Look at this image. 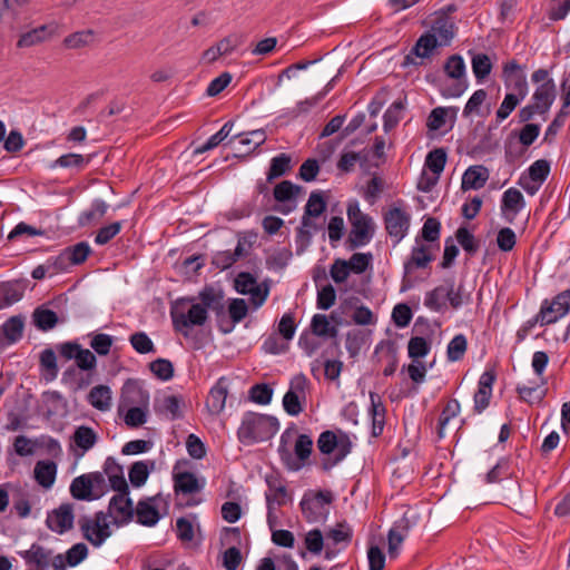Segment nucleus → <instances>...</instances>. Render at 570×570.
<instances>
[{
  "label": "nucleus",
  "mask_w": 570,
  "mask_h": 570,
  "mask_svg": "<svg viewBox=\"0 0 570 570\" xmlns=\"http://www.w3.org/2000/svg\"><path fill=\"white\" fill-rule=\"evenodd\" d=\"M69 490L72 498L81 501H91L106 494L109 491V487L101 472H90L75 478Z\"/></svg>",
  "instance_id": "obj_8"
},
{
  "label": "nucleus",
  "mask_w": 570,
  "mask_h": 570,
  "mask_svg": "<svg viewBox=\"0 0 570 570\" xmlns=\"http://www.w3.org/2000/svg\"><path fill=\"white\" fill-rule=\"evenodd\" d=\"M468 350V340L463 334H456L448 344L446 357L449 362H458L463 358Z\"/></svg>",
  "instance_id": "obj_47"
},
{
  "label": "nucleus",
  "mask_w": 570,
  "mask_h": 570,
  "mask_svg": "<svg viewBox=\"0 0 570 570\" xmlns=\"http://www.w3.org/2000/svg\"><path fill=\"white\" fill-rule=\"evenodd\" d=\"M446 164V153L442 148H436L430 151L425 158L424 168L430 171H423L419 181V189L429 191L436 185L440 175L444 170Z\"/></svg>",
  "instance_id": "obj_14"
},
{
  "label": "nucleus",
  "mask_w": 570,
  "mask_h": 570,
  "mask_svg": "<svg viewBox=\"0 0 570 570\" xmlns=\"http://www.w3.org/2000/svg\"><path fill=\"white\" fill-rule=\"evenodd\" d=\"M174 488L177 493L193 494L199 492L203 484L199 483L194 473L180 472L174 475Z\"/></svg>",
  "instance_id": "obj_40"
},
{
  "label": "nucleus",
  "mask_w": 570,
  "mask_h": 570,
  "mask_svg": "<svg viewBox=\"0 0 570 570\" xmlns=\"http://www.w3.org/2000/svg\"><path fill=\"white\" fill-rule=\"evenodd\" d=\"M278 430L279 422L276 417L255 412H246L237 429V438L242 444L252 445L271 440Z\"/></svg>",
  "instance_id": "obj_1"
},
{
  "label": "nucleus",
  "mask_w": 570,
  "mask_h": 570,
  "mask_svg": "<svg viewBox=\"0 0 570 570\" xmlns=\"http://www.w3.org/2000/svg\"><path fill=\"white\" fill-rule=\"evenodd\" d=\"M90 157H85L80 154H66L50 164L49 168H78L82 169L89 164Z\"/></svg>",
  "instance_id": "obj_46"
},
{
  "label": "nucleus",
  "mask_w": 570,
  "mask_h": 570,
  "mask_svg": "<svg viewBox=\"0 0 570 570\" xmlns=\"http://www.w3.org/2000/svg\"><path fill=\"white\" fill-rule=\"evenodd\" d=\"M129 342L132 348L139 354L155 352V345L145 332H137L130 335Z\"/></svg>",
  "instance_id": "obj_58"
},
{
  "label": "nucleus",
  "mask_w": 570,
  "mask_h": 570,
  "mask_svg": "<svg viewBox=\"0 0 570 570\" xmlns=\"http://www.w3.org/2000/svg\"><path fill=\"white\" fill-rule=\"evenodd\" d=\"M235 289L242 295H248L250 304L255 309L259 308L267 299L269 288L265 283L257 279L247 272L239 273L234 281Z\"/></svg>",
  "instance_id": "obj_12"
},
{
  "label": "nucleus",
  "mask_w": 570,
  "mask_h": 570,
  "mask_svg": "<svg viewBox=\"0 0 570 570\" xmlns=\"http://www.w3.org/2000/svg\"><path fill=\"white\" fill-rule=\"evenodd\" d=\"M521 95L514 92H508L497 110V118L499 120L507 119L515 107L524 99Z\"/></svg>",
  "instance_id": "obj_56"
},
{
  "label": "nucleus",
  "mask_w": 570,
  "mask_h": 570,
  "mask_svg": "<svg viewBox=\"0 0 570 570\" xmlns=\"http://www.w3.org/2000/svg\"><path fill=\"white\" fill-rule=\"evenodd\" d=\"M78 524L82 538L95 548H100L112 534V522L104 511L81 517Z\"/></svg>",
  "instance_id": "obj_5"
},
{
  "label": "nucleus",
  "mask_w": 570,
  "mask_h": 570,
  "mask_svg": "<svg viewBox=\"0 0 570 570\" xmlns=\"http://www.w3.org/2000/svg\"><path fill=\"white\" fill-rule=\"evenodd\" d=\"M91 253L90 246L86 242L66 247L59 255L53 257V265L62 271H68L71 266L82 264Z\"/></svg>",
  "instance_id": "obj_18"
},
{
  "label": "nucleus",
  "mask_w": 570,
  "mask_h": 570,
  "mask_svg": "<svg viewBox=\"0 0 570 570\" xmlns=\"http://www.w3.org/2000/svg\"><path fill=\"white\" fill-rule=\"evenodd\" d=\"M88 337L90 347L100 356L108 355L115 342L111 335L105 333H90Z\"/></svg>",
  "instance_id": "obj_48"
},
{
  "label": "nucleus",
  "mask_w": 570,
  "mask_h": 570,
  "mask_svg": "<svg viewBox=\"0 0 570 570\" xmlns=\"http://www.w3.org/2000/svg\"><path fill=\"white\" fill-rule=\"evenodd\" d=\"M472 71L478 80L485 79L492 70V62L488 55L478 53L472 58Z\"/></svg>",
  "instance_id": "obj_54"
},
{
  "label": "nucleus",
  "mask_w": 570,
  "mask_h": 570,
  "mask_svg": "<svg viewBox=\"0 0 570 570\" xmlns=\"http://www.w3.org/2000/svg\"><path fill=\"white\" fill-rule=\"evenodd\" d=\"M547 383L544 379H541V384L535 385H521L519 384L517 386V392L521 400L524 402H528L530 404L532 403H539L543 400L546 396V390L542 389V386Z\"/></svg>",
  "instance_id": "obj_44"
},
{
  "label": "nucleus",
  "mask_w": 570,
  "mask_h": 570,
  "mask_svg": "<svg viewBox=\"0 0 570 570\" xmlns=\"http://www.w3.org/2000/svg\"><path fill=\"white\" fill-rule=\"evenodd\" d=\"M108 205L104 200H95L89 210H86L79 216V224L81 226H87L92 222H97L101 219L107 213Z\"/></svg>",
  "instance_id": "obj_50"
},
{
  "label": "nucleus",
  "mask_w": 570,
  "mask_h": 570,
  "mask_svg": "<svg viewBox=\"0 0 570 570\" xmlns=\"http://www.w3.org/2000/svg\"><path fill=\"white\" fill-rule=\"evenodd\" d=\"M557 89L554 81L537 86L532 95V104L539 109V115L547 114L556 100Z\"/></svg>",
  "instance_id": "obj_26"
},
{
  "label": "nucleus",
  "mask_w": 570,
  "mask_h": 570,
  "mask_svg": "<svg viewBox=\"0 0 570 570\" xmlns=\"http://www.w3.org/2000/svg\"><path fill=\"white\" fill-rule=\"evenodd\" d=\"M149 400V393L137 384L125 385L119 412L124 413V422L128 428H139L147 422Z\"/></svg>",
  "instance_id": "obj_2"
},
{
  "label": "nucleus",
  "mask_w": 570,
  "mask_h": 570,
  "mask_svg": "<svg viewBox=\"0 0 570 570\" xmlns=\"http://www.w3.org/2000/svg\"><path fill=\"white\" fill-rule=\"evenodd\" d=\"M317 448L321 453L333 455L323 461V469L330 470L345 459L351 452L352 443L348 435L343 432L337 434L333 431H325L318 436Z\"/></svg>",
  "instance_id": "obj_7"
},
{
  "label": "nucleus",
  "mask_w": 570,
  "mask_h": 570,
  "mask_svg": "<svg viewBox=\"0 0 570 570\" xmlns=\"http://www.w3.org/2000/svg\"><path fill=\"white\" fill-rule=\"evenodd\" d=\"M445 73L456 80V83L445 89L444 95L448 97H460L466 89V85L462 81L465 75V65L460 56H451L444 66Z\"/></svg>",
  "instance_id": "obj_21"
},
{
  "label": "nucleus",
  "mask_w": 570,
  "mask_h": 570,
  "mask_svg": "<svg viewBox=\"0 0 570 570\" xmlns=\"http://www.w3.org/2000/svg\"><path fill=\"white\" fill-rule=\"evenodd\" d=\"M439 249L438 244H428L422 238H415L410 256L404 261L405 274H411L416 269L426 268L434 261L435 253Z\"/></svg>",
  "instance_id": "obj_13"
},
{
  "label": "nucleus",
  "mask_w": 570,
  "mask_h": 570,
  "mask_svg": "<svg viewBox=\"0 0 570 570\" xmlns=\"http://www.w3.org/2000/svg\"><path fill=\"white\" fill-rule=\"evenodd\" d=\"M135 510L129 492H118L109 502V517L117 524L128 523L134 517Z\"/></svg>",
  "instance_id": "obj_20"
},
{
  "label": "nucleus",
  "mask_w": 570,
  "mask_h": 570,
  "mask_svg": "<svg viewBox=\"0 0 570 570\" xmlns=\"http://www.w3.org/2000/svg\"><path fill=\"white\" fill-rule=\"evenodd\" d=\"M72 442L75 445V456L79 459L97 444L98 434L92 428L80 425L76 428L72 434Z\"/></svg>",
  "instance_id": "obj_24"
},
{
  "label": "nucleus",
  "mask_w": 570,
  "mask_h": 570,
  "mask_svg": "<svg viewBox=\"0 0 570 570\" xmlns=\"http://www.w3.org/2000/svg\"><path fill=\"white\" fill-rule=\"evenodd\" d=\"M73 521V505L71 503H62L48 513L46 524L52 532L62 534L72 529Z\"/></svg>",
  "instance_id": "obj_19"
},
{
  "label": "nucleus",
  "mask_w": 570,
  "mask_h": 570,
  "mask_svg": "<svg viewBox=\"0 0 570 570\" xmlns=\"http://www.w3.org/2000/svg\"><path fill=\"white\" fill-rule=\"evenodd\" d=\"M502 79L504 86L510 92L527 97L529 92V85L527 81L525 67L518 63L512 59L503 63Z\"/></svg>",
  "instance_id": "obj_15"
},
{
  "label": "nucleus",
  "mask_w": 570,
  "mask_h": 570,
  "mask_svg": "<svg viewBox=\"0 0 570 570\" xmlns=\"http://www.w3.org/2000/svg\"><path fill=\"white\" fill-rule=\"evenodd\" d=\"M227 394V381L224 377H220L210 389L206 400V407L210 414L218 415L224 411Z\"/></svg>",
  "instance_id": "obj_28"
},
{
  "label": "nucleus",
  "mask_w": 570,
  "mask_h": 570,
  "mask_svg": "<svg viewBox=\"0 0 570 570\" xmlns=\"http://www.w3.org/2000/svg\"><path fill=\"white\" fill-rule=\"evenodd\" d=\"M550 173V164L546 159L535 160L528 169V175L532 180L544 183Z\"/></svg>",
  "instance_id": "obj_64"
},
{
  "label": "nucleus",
  "mask_w": 570,
  "mask_h": 570,
  "mask_svg": "<svg viewBox=\"0 0 570 570\" xmlns=\"http://www.w3.org/2000/svg\"><path fill=\"white\" fill-rule=\"evenodd\" d=\"M309 385L308 379L303 373H298L291 379L288 390L282 402L284 411L288 415L297 416L303 412Z\"/></svg>",
  "instance_id": "obj_9"
},
{
  "label": "nucleus",
  "mask_w": 570,
  "mask_h": 570,
  "mask_svg": "<svg viewBox=\"0 0 570 570\" xmlns=\"http://www.w3.org/2000/svg\"><path fill=\"white\" fill-rule=\"evenodd\" d=\"M301 193V187L289 180L277 184L274 188V198L282 205L278 210L282 214H289L296 208V197Z\"/></svg>",
  "instance_id": "obj_23"
},
{
  "label": "nucleus",
  "mask_w": 570,
  "mask_h": 570,
  "mask_svg": "<svg viewBox=\"0 0 570 570\" xmlns=\"http://www.w3.org/2000/svg\"><path fill=\"white\" fill-rule=\"evenodd\" d=\"M171 317L175 330L188 336L189 328L203 326L207 322L208 313L205 306L193 303L187 312L171 313Z\"/></svg>",
  "instance_id": "obj_16"
},
{
  "label": "nucleus",
  "mask_w": 570,
  "mask_h": 570,
  "mask_svg": "<svg viewBox=\"0 0 570 570\" xmlns=\"http://www.w3.org/2000/svg\"><path fill=\"white\" fill-rule=\"evenodd\" d=\"M88 556V548L85 543H76L63 554L65 567H76Z\"/></svg>",
  "instance_id": "obj_57"
},
{
  "label": "nucleus",
  "mask_w": 570,
  "mask_h": 570,
  "mask_svg": "<svg viewBox=\"0 0 570 570\" xmlns=\"http://www.w3.org/2000/svg\"><path fill=\"white\" fill-rule=\"evenodd\" d=\"M291 169V157L286 154H281L271 160V166L267 173V180L272 181L286 174Z\"/></svg>",
  "instance_id": "obj_53"
},
{
  "label": "nucleus",
  "mask_w": 570,
  "mask_h": 570,
  "mask_svg": "<svg viewBox=\"0 0 570 570\" xmlns=\"http://www.w3.org/2000/svg\"><path fill=\"white\" fill-rule=\"evenodd\" d=\"M154 469V462L150 461H137L129 469V481L135 488L142 487L150 471Z\"/></svg>",
  "instance_id": "obj_43"
},
{
  "label": "nucleus",
  "mask_w": 570,
  "mask_h": 570,
  "mask_svg": "<svg viewBox=\"0 0 570 570\" xmlns=\"http://www.w3.org/2000/svg\"><path fill=\"white\" fill-rule=\"evenodd\" d=\"M24 561L35 567L36 570H66L65 557L61 553L55 554L51 549L33 543L30 548L20 553Z\"/></svg>",
  "instance_id": "obj_10"
},
{
  "label": "nucleus",
  "mask_w": 570,
  "mask_h": 570,
  "mask_svg": "<svg viewBox=\"0 0 570 570\" xmlns=\"http://www.w3.org/2000/svg\"><path fill=\"white\" fill-rule=\"evenodd\" d=\"M58 322L57 314L48 308H37L33 312V323L41 331H49Z\"/></svg>",
  "instance_id": "obj_52"
},
{
  "label": "nucleus",
  "mask_w": 570,
  "mask_h": 570,
  "mask_svg": "<svg viewBox=\"0 0 570 570\" xmlns=\"http://www.w3.org/2000/svg\"><path fill=\"white\" fill-rule=\"evenodd\" d=\"M488 178L489 171L485 167L471 166L462 176L461 187L463 190L480 189L485 185Z\"/></svg>",
  "instance_id": "obj_36"
},
{
  "label": "nucleus",
  "mask_w": 570,
  "mask_h": 570,
  "mask_svg": "<svg viewBox=\"0 0 570 570\" xmlns=\"http://www.w3.org/2000/svg\"><path fill=\"white\" fill-rule=\"evenodd\" d=\"M409 356L414 361L424 357L430 352V345L424 337L415 336L407 344Z\"/></svg>",
  "instance_id": "obj_61"
},
{
  "label": "nucleus",
  "mask_w": 570,
  "mask_h": 570,
  "mask_svg": "<svg viewBox=\"0 0 570 570\" xmlns=\"http://www.w3.org/2000/svg\"><path fill=\"white\" fill-rule=\"evenodd\" d=\"M439 45L438 38H419L410 53L406 55L405 63L419 65L416 59L431 57Z\"/></svg>",
  "instance_id": "obj_31"
},
{
  "label": "nucleus",
  "mask_w": 570,
  "mask_h": 570,
  "mask_svg": "<svg viewBox=\"0 0 570 570\" xmlns=\"http://www.w3.org/2000/svg\"><path fill=\"white\" fill-rule=\"evenodd\" d=\"M331 495L328 493H317L314 500L307 501L303 500L301 502L302 511L307 521L315 522L317 520V515L314 512L315 509H318L323 503H330Z\"/></svg>",
  "instance_id": "obj_51"
},
{
  "label": "nucleus",
  "mask_w": 570,
  "mask_h": 570,
  "mask_svg": "<svg viewBox=\"0 0 570 570\" xmlns=\"http://www.w3.org/2000/svg\"><path fill=\"white\" fill-rule=\"evenodd\" d=\"M470 295L465 293L462 284L455 285L453 279H445L442 284L428 292L424 305L433 312H443L450 306L458 309L468 303Z\"/></svg>",
  "instance_id": "obj_3"
},
{
  "label": "nucleus",
  "mask_w": 570,
  "mask_h": 570,
  "mask_svg": "<svg viewBox=\"0 0 570 570\" xmlns=\"http://www.w3.org/2000/svg\"><path fill=\"white\" fill-rule=\"evenodd\" d=\"M35 480L45 489H50L57 476V464L53 461H38L33 470Z\"/></svg>",
  "instance_id": "obj_35"
},
{
  "label": "nucleus",
  "mask_w": 570,
  "mask_h": 570,
  "mask_svg": "<svg viewBox=\"0 0 570 570\" xmlns=\"http://www.w3.org/2000/svg\"><path fill=\"white\" fill-rule=\"evenodd\" d=\"M372 262L373 254L370 252L354 253L348 259H345V263H347V267L351 273L357 275L366 272L372 266Z\"/></svg>",
  "instance_id": "obj_49"
},
{
  "label": "nucleus",
  "mask_w": 570,
  "mask_h": 570,
  "mask_svg": "<svg viewBox=\"0 0 570 570\" xmlns=\"http://www.w3.org/2000/svg\"><path fill=\"white\" fill-rule=\"evenodd\" d=\"M24 293V287L19 281L0 283V309L9 307L19 302Z\"/></svg>",
  "instance_id": "obj_32"
},
{
  "label": "nucleus",
  "mask_w": 570,
  "mask_h": 570,
  "mask_svg": "<svg viewBox=\"0 0 570 570\" xmlns=\"http://www.w3.org/2000/svg\"><path fill=\"white\" fill-rule=\"evenodd\" d=\"M198 298L200 301L198 304L205 306L207 313L208 309L218 311L223 307V293L212 286H206L202 289L198 294Z\"/></svg>",
  "instance_id": "obj_45"
},
{
  "label": "nucleus",
  "mask_w": 570,
  "mask_h": 570,
  "mask_svg": "<svg viewBox=\"0 0 570 570\" xmlns=\"http://www.w3.org/2000/svg\"><path fill=\"white\" fill-rule=\"evenodd\" d=\"M181 405L183 399L180 396L165 395L156 402V411L170 420H176L183 416Z\"/></svg>",
  "instance_id": "obj_39"
},
{
  "label": "nucleus",
  "mask_w": 570,
  "mask_h": 570,
  "mask_svg": "<svg viewBox=\"0 0 570 570\" xmlns=\"http://www.w3.org/2000/svg\"><path fill=\"white\" fill-rule=\"evenodd\" d=\"M346 214L351 224L347 237L348 247L356 249L367 245L372 240L375 232L373 218L361 210L356 200L348 203Z\"/></svg>",
  "instance_id": "obj_4"
},
{
  "label": "nucleus",
  "mask_w": 570,
  "mask_h": 570,
  "mask_svg": "<svg viewBox=\"0 0 570 570\" xmlns=\"http://www.w3.org/2000/svg\"><path fill=\"white\" fill-rule=\"evenodd\" d=\"M383 189L384 180L379 176H374L367 181L363 191V197L370 204H374L383 193Z\"/></svg>",
  "instance_id": "obj_59"
},
{
  "label": "nucleus",
  "mask_w": 570,
  "mask_h": 570,
  "mask_svg": "<svg viewBox=\"0 0 570 570\" xmlns=\"http://www.w3.org/2000/svg\"><path fill=\"white\" fill-rule=\"evenodd\" d=\"M236 47L237 43L232 41V38H224L218 43L205 50L202 55L200 61L205 65L214 63L219 57L232 53Z\"/></svg>",
  "instance_id": "obj_38"
},
{
  "label": "nucleus",
  "mask_w": 570,
  "mask_h": 570,
  "mask_svg": "<svg viewBox=\"0 0 570 570\" xmlns=\"http://www.w3.org/2000/svg\"><path fill=\"white\" fill-rule=\"evenodd\" d=\"M311 327L317 336H332L335 333V328L331 326L327 316L323 314L314 315Z\"/></svg>",
  "instance_id": "obj_63"
},
{
  "label": "nucleus",
  "mask_w": 570,
  "mask_h": 570,
  "mask_svg": "<svg viewBox=\"0 0 570 570\" xmlns=\"http://www.w3.org/2000/svg\"><path fill=\"white\" fill-rule=\"evenodd\" d=\"M121 228V222H115L112 224L101 227L96 234L95 243L97 245H106L120 233Z\"/></svg>",
  "instance_id": "obj_62"
},
{
  "label": "nucleus",
  "mask_w": 570,
  "mask_h": 570,
  "mask_svg": "<svg viewBox=\"0 0 570 570\" xmlns=\"http://www.w3.org/2000/svg\"><path fill=\"white\" fill-rule=\"evenodd\" d=\"M370 415L372 419V434L379 436L382 434L385 424V406L382 402L381 396L375 393H370Z\"/></svg>",
  "instance_id": "obj_33"
},
{
  "label": "nucleus",
  "mask_w": 570,
  "mask_h": 570,
  "mask_svg": "<svg viewBox=\"0 0 570 570\" xmlns=\"http://www.w3.org/2000/svg\"><path fill=\"white\" fill-rule=\"evenodd\" d=\"M104 478L108 479V487L116 492H124L128 490V484L124 475L122 466L114 459L107 458L104 463Z\"/></svg>",
  "instance_id": "obj_27"
},
{
  "label": "nucleus",
  "mask_w": 570,
  "mask_h": 570,
  "mask_svg": "<svg viewBox=\"0 0 570 570\" xmlns=\"http://www.w3.org/2000/svg\"><path fill=\"white\" fill-rule=\"evenodd\" d=\"M23 327L21 316H11L0 326V352L22 337Z\"/></svg>",
  "instance_id": "obj_25"
},
{
  "label": "nucleus",
  "mask_w": 570,
  "mask_h": 570,
  "mask_svg": "<svg viewBox=\"0 0 570 570\" xmlns=\"http://www.w3.org/2000/svg\"><path fill=\"white\" fill-rule=\"evenodd\" d=\"M409 534V528L405 524H394L387 533V554L390 559H396L400 556L402 544Z\"/></svg>",
  "instance_id": "obj_37"
},
{
  "label": "nucleus",
  "mask_w": 570,
  "mask_h": 570,
  "mask_svg": "<svg viewBox=\"0 0 570 570\" xmlns=\"http://www.w3.org/2000/svg\"><path fill=\"white\" fill-rule=\"evenodd\" d=\"M268 491L265 493L266 502H267V510H268V521L272 522V519L274 518V510L277 507H282L287 501V491L286 488L281 484L279 482L272 481L268 482Z\"/></svg>",
  "instance_id": "obj_34"
},
{
  "label": "nucleus",
  "mask_w": 570,
  "mask_h": 570,
  "mask_svg": "<svg viewBox=\"0 0 570 570\" xmlns=\"http://www.w3.org/2000/svg\"><path fill=\"white\" fill-rule=\"evenodd\" d=\"M460 412L461 406L458 400L451 399L450 401H448V403L445 404L444 409L440 414L438 422L436 433L439 439H443L445 436L446 426L449 425L451 420L456 419L459 416Z\"/></svg>",
  "instance_id": "obj_42"
},
{
  "label": "nucleus",
  "mask_w": 570,
  "mask_h": 570,
  "mask_svg": "<svg viewBox=\"0 0 570 570\" xmlns=\"http://www.w3.org/2000/svg\"><path fill=\"white\" fill-rule=\"evenodd\" d=\"M157 497L147 498L146 500H140L136 507V517L137 522L146 525L154 527L160 519V514L156 507Z\"/></svg>",
  "instance_id": "obj_30"
},
{
  "label": "nucleus",
  "mask_w": 570,
  "mask_h": 570,
  "mask_svg": "<svg viewBox=\"0 0 570 570\" xmlns=\"http://www.w3.org/2000/svg\"><path fill=\"white\" fill-rule=\"evenodd\" d=\"M326 210V202L321 191H312L305 205L302 225L305 228H314L313 218L320 217Z\"/></svg>",
  "instance_id": "obj_29"
},
{
  "label": "nucleus",
  "mask_w": 570,
  "mask_h": 570,
  "mask_svg": "<svg viewBox=\"0 0 570 570\" xmlns=\"http://www.w3.org/2000/svg\"><path fill=\"white\" fill-rule=\"evenodd\" d=\"M149 367L154 375L163 381H168L174 376V366L168 360L157 358L149 364Z\"/></svg>",
  "instance_id": "obj_60"
},
{
  "label": "nucleus",
  "mask_w": 570,
  "mask_h": 570,
  "mask_svg": "<svg viewBox=\"0 0 570 570\" xmlns=\"http://www.w3.org/2000/svg\"><path fill=\"white\" fill-rule=\"evenodd\" d=\"M570 312V289L556 295L551 301L544 299L534 322L541 326L553 324Z\"/></svg>",
  "instance_id": "obj_11"
},
{
  "label": "nucleus",
  "mask_w": 570,
  "mask_h": 570,
  "mask_svg": "<svg viewBox=\"0 0 570 570\" xmlns=\"http://www.w3.org/2000/svg\"><path fill=\"white\" fill-rule=\"evenodd\" d=\"M441 224L436 218H428L421 229V235L415 238H422L428 244H435L440 238Z\"/></svg>",
  "instance_id": "obj_55"
},
{
  "label": "nucleus",
  "mask_w": 570,
  "mask_h": 570,
  "mask_svg": "<svg viewBox=\"0 0 570 570\" xmlns=\"http://www.w3.org/2000/svg\"><path fill=\"white\" fill-rule=\"evenodd\" d=\"M455 10L454 6H448L431 14L426 20L430 30L422 36H454L458 32L455 19L452 16Z\"/></svg>",
  "instance_id": "obj_17"
},
{
  "label": "nucleus",
  "mask_w": 570,
  "mask_h": 570,
  "mask_svg": "<svg viewBox=\"0 0 570 570\" xmlns=\"http://www.w3.org/2000/svg\"><path fill=\"white\" fill-rule=\"evenodd\" d=\"M525 207V200L517 188H509L502 195L501 214L504 220L513 224L519 213Z\"/></svg>",
  "instance_id": "obj_22"
},
{
  "label": "nucleus",
  "mask_w": 570,
  "mask_h": 570,
  "mask_svg": "<svg viewBox=\"0 0 570 570\" xmlns=\"http://www.w3.org/2000/svg\"><path fill=\"white\" fill-rule=\"evenodd\" d=\"M411 220V212L401 200L392 204L384 212V227L394 246L399 245L407 236Z\"/></svg>",
  "instance_id": "obj_6"
},
{
  "label": "nucleus",
  "mask_w": 570,
  "mask_h": 570,
  "mask_svg": "<svg viewBox=\"0 0 570 570\" xmlns=\"http://www.w3.org/2000/svg\"><path fill=\"white\" fill-rule=\"evenodd\" d=\"M90 405L99 411H108L111 407V390L107 385L94 386L88 394Z\"/></svg>",
  "instance_id": "obj_41"
}]
</instances>
